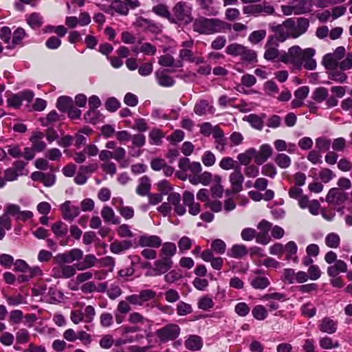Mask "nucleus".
I'll list each match as a JSON object with an SVG mask.
<instances>
[{
    "instance_id": "nucleus-3",
    "label": "nucleus",
    "mask_w": 352,
    "mask_h": 352,
    "mask_svg": "<svg viewBox=\"0 0 352 352\" xmlns=\"http://www.w3.org/2000/svg\"><path fill=\"white\" fill-rule=\"evenodd\" d=\"M173 14L170 19L172 23L188 25L192 21V8L184 1L177 2L172 9Z\"/></svg>"
},
{
    "instance_id": "nucleus-38",
    "label": "nucleus",
    "mask_w": 352,
    "mask_h": 352,
    "mask_svg": "<svg viewBox=\"0 0 352 352\" xmlns=\"http://www.w3.org/2000/svg\"><path fill=\"white\" fill-rule=\"evenodd\" d=\"M26 36V32L22 28H18L14 30L12 36V41L11 45H8V49H13L16 45L21 43L22 39Z\"/></svg>"
},
{
    "instance_id": "nucleus-57",
    "label": "nucleus",
    "mask_w": 352,
    "mask_h": 352,
    "mask_svg": "<svg viewBox=\"0 0 352 352\" xmlns=\"http://www.w3.org/2000/svg\"><path fill=\"white\" fill-rule=\"evenodd\" d=\"M243 45L236 43L229 45L226 48V53L229 55L237 56L241 55V50L243 49Z\"/></svg>"
},
{
    "instance_id": "nucleus-37",
    "label": "nucleus",
    "mask_w": 352,
    "mask_h": 352,
    "mask_svg": "<svg viewBox=\"0 0 352 352\" xmlns=\"http://www.w3.org/2000/svg\"><path fill=\"white\" fill-rule=\"evenodd\" d=\"M265 117V115H263L262 116H258L255 114L249 115L246 120L250 124V125L257 130H262L263 127V118Z\"/></svg>"
},
{
    "instance_id": "nucleus-28",
    "label": "nucleus",
    "mask_w": 352,
    "mask_h": 352,
    "mask_svg": "<svg viewBox=\"0 0 352 352\" xmlns=\"http://www.w3.org/2000/svg\"><path fill=\"white\" fill-rule=\"evenodd\" d=\"M132 247L131 241H115L110 244V250L113 254H120L121 252L130 249Z\"/></svg>"
},
{
    "instance_id": "nucleus-14",
    "label": "nucleus",
    "mask_w": 352,
    "mask_h": 352,
    "mask_svg": "<svg viewBox=\"0 0 352 352\" xmlns=\"http://www.w3.org/2000/svg\"><path fill=\"white\" fill-rule=\"evenodd\" d=\"M273 153L272 146L268 144H262L258 151L256 150L254 156V162L257 165H262L268 158H270Z\"/></svg>"
},
{
    "instance_id": "nucleus-21",
    "label": "nucleus",
    "mask_w": 352,
    "mask_h": 352,
    "mask_svg": "<svg viewBox=\"0 0 352 352\" xmlns=\"http://www.w3.org/2000/svg\"><path fill=\"white\" fill-rule=\"evenodd\" d=\"M101 216L107 223L118 225L120 223V219L116 216L114 210L108 206H105L102 208Z\"/></svg>"
},
{
    "instance_id": "nucleus-1",
    "label": "nucleus",
    "mask_w": 352,
    "mask_h": 352,
    "mask_svg": "<svg viewBox=\"0 0 352 352\" xmlns=\"http://www.w3.org/2000/svg\"><path fill=\"white\" fill-rule=\"evenodd\" d=\"M316 51L313 48L302 50L298 45L289 47L287 52H285L280 56V60L285 64H291L295 69L300 70L303 66L308 70H314L317 63L313 56Z\"/></svg>"
},
{
    "instance_id": "nucleus-26",
    "label": "nucleus",
    "mask_w": 352,
    "mask_h": 352,
    "mask_svg": "<svg viewBox=\"0 0 352 352\" xmlns=\"http://www.w3.org/2000/svg\"><path fill=\"white\" fill-rule=\"evenodd\" d=\"M338 322L330 318H324L319 324V329L329 334L334 333L337 331Z\"/></svg>"
},
{
    "instance_id": "nucleus-10",
    "label": "nucleus",
    "mask_w": 352,
    "mask_h": 352,
    "mask_svg": "<svg viewBox=\"0 0 352 352\" xmlns=\"http://www.w3.org/2000/svg\"><path fill=\"white\" fill-rule=\"evenodd\" d=\"M229 182L233 192H239L243 190L244 177L241 173V167H236L235 170L230 174Z\"/></svg>"
},
{
    "instance_id": "nucleus-54",
    "label": "nucleus",
    "mask_w": 352,
    "mask_h": 352,
    "mask_svg": "<svg viewBox=\"0 0 352 352\" xmlns=\"http://www.w3.org/2000/svg\"><path fill=\"white\" fill-rule=\"evenodd\" d=\"M8 154L13 158H19L23 156V151L21 146L12 144L6 146Z\"/></svg>"
},
{
    "instance_id": "nucleus-46",
    "label": "nucleus",
    "mask_w": 352,
    "mask_h": 352,
    "mask_svg": "<svg viewBox=\"0 0 352 352\" xmlns=\"http://www.w3.org/2000/svg\"><path fill=\"white\" fill-rule=\"evenodd\" d=\"M179 60H186L190 63L196 62L197 63H202L203 60L201 58L196 59L191 50L188 49H182L179 50Z\"/></svg>"
},
{
    "instance_id": "nucleus-16",
    "label": "nucleus",
    "mask_w": 352,
    "mask_h": 352,
    "mask_svg": "<svg viewBox=\"0 0 352 352\" xmlns=\"http://www.w3.org/2000/svg\"><path fill=\"white\" fill-rule=\"evenodd\" d=\"M183 201L184 204L188 206V212L190 214L195 216L200 212V205L195 202L193 193L189 191H185L183 194Z\"/></svg>"
},
{
    "instance_id": "nucleus-47",
    "label": "nucleus",
    "mask_w": 352,
    "mask_h": 352,
    "mask_svg": "<svg viewBox=\"0 0 352 352\" xmlns=\"http://www.w3.org/2000/svg\"><path fill=\"white\" fill-rule=\"evenodd\" d=\"M331 141L326 137L316 139V147L319 152H326L330 148Z\"/></svg>"
},
{
    "instance_id": "nucleus-23",
    "label": "nucleus",
    "mask_w": 352,
    "mask_h": 352,
    "mask_svg": "<svg viewBox=\"0 0 352 352\" xmlns=\"http://www.w3.org/2000/svg\"><path fill=\"white\" fill-rule=\"evenodd\" d=\"M155 76L160 86L169 87L175 85V80L164 70H157L155 72Z\"/></svg>"
},
{
    "instance_id": "nucleus-30",
    "label": "nucleus",
    "mask_w": 352,
    "mask_h": 352,
    "mask_svg": "<svg viewBox=\"0 0 352 352\" xmlns=\"http://www.w3.org/2000/svg\"><path fill=\"white\" fill-rule=\"evenodd\" d=\"M151 186V181L148 177L143 176L139 179V184L137 186L136 192L140 196L148 195Z\"/></svg>"
},
{
    "instance_id": "nucleus-58",
    "label": "nucleus",
    "mask_w": 352,
    "mask_h": 352,
    "mask_svg": "<svg viewBox=\"0 0 352 352\" xmlns=\"http://www.w3.org/2000/svg\"><path fill=\"white\" fill-rule=\"evenodd\" d=\"M182 278V274L176 270H169L164 274V281L168 284H172Z\"/></svg>"
},
{
    "instance_id": "nucleus-4",
    "label": "nucleus",
    "mask_w": 352,
    "mask_h": 352,
    "mask_svg": "<svg viewBox=\"0 0 352 352\" xmlns=\"http://www.w3.org/2000/svg\"><path fill=\"white\" fill-rule=\"evenodd\" d=\"M284 26L288 30L290 38H297L304 34L309 27V21L304 17L287 19L285 21Z\"/></svg>"
},
{
    "instance_id": "nucleus-51",
    "label": "nucleus",
    "mask_w": 352,
    "mask_h": 352,
    "mask_svg": "<svg viewBox=\"0 0 352 352\" xmlns=\"http://www.w3.org/2000/svg\"><path fill=\"white\" fill-rule=\"evenodd\" d=\"M59 116L56 111H50L45 118H41L39 121L42 126H47L58 120Z\"/></svg>"
},
{
    "instance_id": "nucleus-64",
    "label": "nucleus",
    "mask_w": 352,
    "mask_h": 352,
    "mask_svg": "<svg viewBox=\"0 0 352 352\" xmlns=\"http://www.w3.org/2000/svg\"><path fill=\"white\" fill-rule=\"evenodd\" d=\"M192 244V241L188 236H182L178 241V247L181 252L188 250Z\"/></svg>"
},
{
    "instance_id": "nucleus-63",
    "label": "nucleus",
    "mask_w": 352,
    "mask_h": 352,
    "mask_svg": "<svg viewBox=\"0 0 352 352\" xmlns=\"http://www.w3.org/2000/svg\"><path fill=\"white\" fill-rule=\"evenodd\" d=\"M209 108L210 107L206 100H201L199 103L195 104L194 112L198 116H203L206 114L207 109Z\"/></svg>"
},
{
    "instance_id": "nucleus-31",
    "label": "nucleus",
    "mask_w": 352,
    "mask_h": 352,
    "mask_svg": "<svg viewBox=\"0 0 352 352\" xmlns=\"http://www.w3.org/2000/svg\"><path fill=\"white\" fill-rule=\"evenodd\" d=\"M248 254V249L245 245L236 244L234 245L230 251L228 252V255L230 257L234 258H241Z\"/></svg>"
},
{
    "instance_id": "nucleus-45",
    "label": "nucleus",
    "mask_w": 352,
    "mask_h": 352,
    "mask_svg": "<svg viewBox=\"0 0 352 352\" xmlns=\"http://www.w3.org/2000/svg\"><path fill=\"white\" fill-rule=\"evenodd\" d=\"M270 280L265 276H256L251 281V285L256 289H264L270 285Z\"/></svg>"
},
{
    "instance_id": "nucleus-19",
    "label": "nucleus",
    "mask_w": 352,
    "mask_h": 352,
    "mask_svg": "<svg viewBox=\"0 0 352 352\" xmlns=\"http://www.w3.org/2000/svg\"><path fill=\"white\" fill-rule=\"evenodd\" d=\"M138 244L141 247L157 248L162 245V239L156 235H142L139 239Z\"/></svg>"
},
{
    "instance_id": "nucleus-59",
    "label": "nucleus",
    "mask_w": 352,
    "mask_h": 352,
    "mask_svg": "<svg viewBox=\"0 0 352 352\" xmlns=\"http://www.w3.org/2000/svg\"><path fill=\"white\" fill-rule=\"evenodd\" d=\"M113 315L108 312H103L100 316V324L103 327H109L113 324Z\"/></svg>"
},
{
    "instance_id": "nucleus-44",
    "label": "nucleus",
    "mask_w": 352,
    "mask_h": 352,
    "mask_svg": "<svg viewBox=\"0 0 352 352\" xmlns=\"http://www.w3.org/2000/svg\"><path fill=\"white\" fill-rule=\"evenodd\" d=\"M52 230L56 236L63 237L67 234V226L61 221L52 225Z\"/></svg>"
},
{
    "instance_id": "nucleus-22",
    "label": "nucleus",
    "mask_w": 352,
    "mask_h": 352,
    "mask_svg": "<svg viewBox=\"0 0 352 352\" xmlns=\"http://www.w3.org/2000/svg\"><path fill=\"white\" fill-rule=\"evenodd\" d=\"M177 252L176 245L171 242H166L162 245L160 252V257L167 261H173L172 257Z\"/></svg>"
},
{
    "instance_id": "nucleus-43",
    "label": "nucleus",
    "mask_w": 352,
    "mask_h": 352,
    "mask_svg": "<svg viewBox=\"0 0 352 352\" xmlns=\"http://www.w3.org/2000/svg\"><path fill=\"white\" fill-rule=\"evenodd\" d=\"M329 92L327 88L320 87L316 88L312 94V98L318 103H321L327 99Z\"/></svg>"
},
{
    "instance_id": "nucleus-20",
    "label": "nucleus",
    "mask_w": 352,
    "mask_h": 352,
    "mask_svg": "<svg viewBox=\"0 0 352 352\" xmlns=\"http://www.w3.org/2000/svg\"><path fill=\"white\" fill-rule=\"evenodd\" d=\"M44 137L45 135L43 133L35 131L30 138L32 142V149L36 152H41L45 149L47 145L43 141Z\"/></svg>"
},
{
    "instance_id": "nucleus-8",
    "label": "nucleus",
    "mask_w": 352,
    "mask_h": 352,
    "mask_svg": "<svg viewBox=\"0 0 352 352\" xmlns=\"http://www.w3.org/2000/svg\"><path fill=\"white\" fill-rule=\"evenodd\" d=\"M83 256V252L80 249H72L69 252L58 254L55 256L56 262L58 264L72 263L80 260Z\"/></svg>"
},
{
    "instance_id": "nucleus-52",
    "label": "nucleus",
    "mask_w": 352,
    "mask_h": 352,
    "mask_svg": "<svg viewBox=\"0 0 352 352\" xmlns=\"http://www.w3.org/2000/svg\"><path fill=\"white\" fill-rule=\"evenodd\" d=\"M27 23L33 29L38 28L43 24V18L39 14L34 12L28 16Z\"/></svg>"
},
{
    "instance_id": "nucleus-60",
    "label": "nucleus",
    "mask_w": 352,
    "mask_h": 352,
    "mask_svg": "<svg viewBox=\"0 0 352 352\" xmlns=\"http://www.w3.org/2000/svg\"><path fill=\"white\" fill-rule=\"evenodd\" d=\"M318 176L322 182L328 183L335 177V175L331 170L324 168L320 170Z\"/></svg>"
},
{
    "instance_id": "nucleus-39",
    "label": "nucleus",
    "mask_w": 352,
    "mask_h": 352,
    "mask_svg": "<svg viewBox=\"0 0 352 352\" xmlns=\"http://www.w3.org/2000/svg\"><path fill=\"white\" fill-rule=\"evenodd\" d=\"M73 100L68 96H60L58 98L56 107L61 111L65 112L69 108L72 107Z\"/></svg>"
},
{
    "instance_id": "nucleus-50",
    "label": "nucleus",
    "mask_w": 352,
    "mask_h": 352,
    "mask_svg": "<svg viewBox=\"0 0 352 352\" xmlns=\"http://www.w3.org/2000/svg\"><path fill=\"white\" fill-rule=\"evenodd\" d=\"M274 161L281 168H287L291 165V158L285 153H280L276 156Z\"/></svg>"
},
{
    "instance_id": "nucleus-5",
    "label": "nucleus",
    "mask_w": 352,
    "mask_h": 352,
    "mask_svg": "<svg viewBox=\"0 0 352 352\" xmlns=\"http://www.w3.org/2000/svg\"><path fill=\"white\" fill-rule=\"evenodd\" d=\"M173 265V261L164 260L162 258L157 259L153 265V268L145 273L146 277H155L165 274Z\"/></svg>"
},
{
    "instance_id": "nucleus-36",
    "label": "nucleus",
    "mask_w": 352,
    "mask_h": 352,
    "mask_svg": "<svg viewBox=\"0 0 352 352\" xmlns=\"http://www.w3.org/2000/svg\"><path fill=\"white\" fill-rule=\"evenodd\" d=\"M284 25L285 21L281 24L272 28V30L275 32L277 40L280 42H284L288 38H290L288 30Z\"/></svg>"
},
{
    "instance_id": "nucleus-56",
    "label": "nucleus",
    "mask_w": 352,
    "mask_h": 352,
    "mask_svg": "<svg viewBox=\"0 0 352 352\" xmlns=\"http://www.w3.org/2000/svg\"><path fill=\"white\" fill-rule=\"evenodd\" d=\"M252 315L256 320H263L267 318V311L263 305H256L252 309Z\"/></svg>"
},
{
    "instance_id": "nucleus-24",
    "label": "nucleus",
    "mask_w": 352,
    "mask_h": 352,
    "mask_svg": "<svg viewBox=\"0 0 352 352\" xmlns=\"http://www.w3.org/2000/svg\"><path fill=\"white\" fill-rule=\"evenodd\" d=\"M329 79L338 83H344L346 81L348 76L339 67L327 70Z\"/></svg>"
},
{
    "instance_id": "nucleus-9",
    "label": "nucleus",
    "mask_w": 352,
    "mask_h": 352,
    "mask_svg": "<svg viewBox=\"0 0 352 352\" xmlns=\"http://www.w3.org/2000/svg\"><path fill=\"white\" fill-rule=\"evenodd\" d=\"M243 12L248 14H256L264 12L266 14H274L275 13L274 8L268 2L263 1L259 4L252 5L243 8Z\"/></svg>"
},
{
    "instance_id": "nucleus-35",
    "label": "nucleus",
    "mask_w": 352,
    "mask_h": 352,
    "mask_svg": "<svg viewBox=\"0 0 352 352\" xmlns=\"http://www.w3.org/2000/svg\"><path fill=\"white\" fill-rule=\"evenodd\" d=\"M256 155V149L253 148H248L244 153H240L237 156V160L241 164L247 166L248 165Z\"/></svg>"
},
{
    "instance_id": "nucleus-55",
    "label": "nucleus",
    "mask_w": 352,
    "mask_h": 352,
    "mask_svg": "<svg viewBox=\"0 0 352 352\" xmlns=\"http://www.w3.org/2000/svg\"><path fill=\"white\" fill-rule=\"evenodd\" d=\"M149 138L152 144L160 145L162 144V139L164 138L163 133L157 129L151 130L149 133Z\"/></svg>"
},
{
    "instance_id": "nucleus-42",
    "label": "nucleus",
    "mask_w": 352,
    "mask_h": 352,
    "mask_svg": "<svg viewBox=\"0 0 352 352\" xmlns=\"http://www.w3.org/2000/svg\"><path fill=\"white\" fill-rule=\"evenodd\" d=\"M219 165L221 169L225 170H230L231 169L234 170L236 167H240L237 162L230 157H223L219 162Z\"/></svg>"
},
{
    "instance_id": "nucleus-29",
    "label": "nucleus",
    "mask_w": 352,
    "mask_h": 352,
    "mask_svg": "<svg viewBox=\"0 0 352 352\" xmlns=\"http://www.w3.org/2000/svg\"><path fill=\"white\" fill-rule=\"evenodd\" d=\"M158 63L160 65L164 67H182L183 66V62H182V60L175 62L174 57L170 54L160 56Z\"/></svg>"
},
{
    "instance_id": "nucleus-12",
    "label": "nucleus",
    "mask_w": 352,
    "mask_h": 352,
    "mask_svg": "<svg viewBox=\"0 0 352 352\" xmlns=\"http://www.w3.org/2000/svg\"><path fill=\"white\" fill-rule=\"evenodd\" d=\"M272 224L265 220L261 221L258 225V229L260 230L256 232V242L262 245H267L270 241L269 231Z\"/></svg>"
},
{
    "instance_id": "nucleus-62",
    "label": "nucleus",
    "mask_w": 352,
    "mask_h": 352,
    "mask_svg": "<svg viewBox=\"0 0 352 352\" xmlns=\"http://www.w3.org/2000/svg\"><path fill=\"white\" fill-rule=\"evenodd\" d=\"M192 311V308L190 305L180 302L177 306V313L179 316H186Z\"/></svg>"
},
{
    "instance_id": "nucleus-13",
    "label": "nucleus",
    "mask_w": 352,
    "mask_h": 352,
    "mask_svg": "<svg viewBox=\"0 0 352 352\" xmlns=\"http://www.w3.org/2000/svg\"><path fill=\"white\" fill-rule=\"evenodd\" d=\"M278 43L273 36H270L265 45L264 58L267 60H274L279 56Z\"/></svg>"
},
{
    "instance_id": "nucleus-40",
    "label": "nucleus",
    "mask_w": 352,
    "mask_h": 352,
    "mask_svg": "<svg viewBox=\"0 0 352 352\" xmlns=\"http://www.w3.org/2000/svg\"><path fill=\"white\" fill-rule=\"evenodd\" d=\"M324 242L327 247L336 249L340 246V237L338 234L331 232L325 236Z\"/></svg>"
},
{
    "instance_id": "nucleus-15",
    "label": "nucleus",
    "mask_w": 352,
    "mask_h": 352,
    "mask_svg": "<svg viewBox=\"0 0 352 352\" xmlns=\"http://www.w3.org/2000/svg\"><path fill=\"white\" fill-rule=\"evenodd\" d=\"M285 294L283 293L279 292H274V293H270V294H264L261 298V300L263 301H270L269 304L267 305L268 309L270 311H275L277 310L279 307V305L276 302L273 301L278 300V301H285Z\"/></svg>"
},
{
    "instance_id": "nucleus-11",
    "label": "nucleus",
    "mask_w": 352,
    "mask_h": 352,
    "mask_svg": "<svg viewBox=\"0 0 352 352\" xmlns=\"http://www.w3.org/2000/svg\"><path fill=\"white\" fill-rule=\"evenodd\" d=\"M347 199V194L338 188H331L326 197V201L330 204L339 205Z\"/></svg>"
},
{
    "instance_id": "nucleus-6",
    "label": "nucleus",
    "mask_w": 352,
    "mask_h": 352,
    "mask_svg": "<svg viewBox=\"0 0 352 352\" xmlns=\"http://www.w3.org/2000/svg\"><path fill=\"white\" fill-rule=\"evenodd\" d=\"M180 333V328L176 324H168L155 331L156 336L162 342L176 339Z\"/></svg>"
},
{
    "instance_id": "nucleus-17",
    "label": "nucleus",
    "mask_w": 352,
    "mask_h": 352,
    "mask_svg": "<svg viewBox=\"0 0 352 352\" xmlns=\"http://www.w3.org/2000/svg\"><path fill=\"white\" fill-rule=\"evenodd\" d=\"M59 266L56 268H54L53 271L54 272V276L56 278H69L72 277L76 274V267L73 265H67L65 264H58Z\"/></svg>"
},
{
    "instance_id": "nucleus-33",
    "label": "nucleus",
    "mask_w": 352,
    "mask_h": 352,
    "mask_svg": "<svg viewBox=\"0 0 352 352\" xmlns=\"http://www.w3.org/2000/svg\"><path fill=\"white\" fill-rule=\"evenodd\" d=\"M185 346L191 351H197L202 347L201 338L196 335L190 336L185 341Z\"/></svg>"
},
{
    "instance_id": "nucleus-18",
    "label": "nucleus",
    "mask_w": 352,
    "mask_h": 352,
    "mask_svg": "<svg viewBox=\"0 0 352 352\" xmlns=\"http://www.w3.org/2000/svg\"><path fill=\"white\" fill-rule=\"evenodd\" d=\"M167 201L170 206L174 207V210L178 215H183L186 213V208L181 204V196L179 193L169 194Z\"/></svg>"
},
{
    "instance_id": "nucleus-41",
    "label": "nucleus",
    "mask_w": 352,
    "mask_h": 352,
    "mask_svg": "<svg viewBox=\"0 0 352 352\" xmlns=\"http://www.w3.org/2000/svg\"><path fill=\"white\" fill-rule=\"evenodd\" d=\"M266 35L267 32L265 30H255L250 34L248 40L250 43L256 45L261 42Z\"/></svg>"
},
{
    "instance_id": "nucleus-61",
    "label": "nucleus",
    "mask_w": 352,
    "mask_h": 352,
    "mask_svg": "<svg viewBox=\"0 0 352 352\" xmlns=\"http://www.w3.org/2000/svg\"><path fill=\"white\" fill-rule=\"evenodd\" d=\"M212 249L217 254H223L226 252V245L221 239H215L212 242Z\"/></svg>"
},
{
    "instance_id": "nucleus-7",
    "label": "nucleus",
    "mask_w": 352,
    "mask_h": 352,
    "mask_svg": "<svg viewBox=\"0 0 352 352\" xmlns=\"http://www.w3.org/2000/svg\"><path fill=\"white\" fill-rule=\"evenodd\" d=\"M60 210L63 219L72 222L80 214V208L71 201H66L60 205Z\"/></svg>"
},
{
    "instance_id": "nucleus-53",
    "label": "nucleus",
    "mask_w": 352,
    "mask_h": 352,
    "mask_svg": "<svg viewBox=\"0 0 352 352\" xmlns=\"http://www.w3.org/2000/svg\"><path fill=\"white\" fill-rule=\"evenodd\" d=\"M333 151L343 152L346 148V140L344 138H337L331 143Z\"/></svg>"
},
{
    "instance_id": "nucleus-48",
    "label": "nucleus",
    "mask_w": 352,
    "mask_h": 352,
    "mask_svg": "<svg viewBox=\"0 0 352 352\" xmlns=\"http://www.w3.org/2000/svg\"><path fill=\"white\" fill-rule=\"evenodd\" d=\"M152 11L158 16L167 19L170 21L171 14L168 8L164 4H158L152 8Z\"/></svg>"
},
{
    "instance_id": "nucleus-34",
    "label": "nucleus",
    "mask_w": 352,
    "mask_h": 352,
    "mask_svg": "<svg viewBox=\"0 0 352 352\" xmlns=\"http://www.w3.org/2000/svg\"><path fill=\"white\" fill-rule=\"evenodd\" d=\"M135 28H141L143 30L153 31L156 28V25L149 19L139 16L133 23Z\"/></svg>"
},
{
    "instance_id": "nucleus-32",
    "label": "nucleus",
    "mask_w": 352,
    "mask_h": 352,
    "mask_svg": "<svg viewBox=\"0 0 352 352\" xmlns=\"http://www.w3.org/2000/svg\"><path fill=\"white\" fill-rule=\"evenodd\" d=\"M340 60L338 57L331 53L325 54L322 60V65L327 70L337 67L339 66Z\"/></svg>"
},
{
    "instance_id": "nucleus-25",
    "label": "nucleus",
    "mask_w": 352,
    "mask_h": 352,
    "mask_svg": "<svg viewBox=\"0 0 352 352\" xmlns=\"http://www.w3.org/2000/svg\"><path fill=\"white\" fill-rule=\"evenodd\" d=\"M111 10H113L122 16H126L129 12V9L124 1L120 0H113L110 6L104 10V11L108 13H110Z\"/></svg>"
},
{
    "instance_id": "nucleus-49",
    "label": "nucleus",
    "mask_w": 352,
    "mask_h": 352,
    "mask_svg": "<svg viewBox=\"0 0 352 352\" xmlns=\"http://www.w3.org/2000/svg\"><path fill=\"white\" fill-rule=\"evenodd\" d=\"M240 56L243 61L250 63L256 60L257 56L255 51L243 46Z\"/></svg>"
},
{
    "instance_id": "nucleus-2",
    "label": "nucleus",
    "mask_w": 352,
    "mask_h": 352,
    "mask_svg": "<svg viewBox=\"0 0 352 352\" xmlns=\"http://www.w3.org/2000/svg\"><path fill=\"white\" fill-rule=\"evenodd\" d=\"M224 23L218 19L201 17L193 23V30L202 34H212L219 32L223 28Z\"/></svg>"
},
{
    "instance_id": "nucleus-27",
    "label": "nucleus",
    "mask_w": 352,
    "mask_h": 352,
    "mask_svg": "<svg viewBox=\"0 0 352 352\" xmlns=\"http://www.w3.org/2000/svg\"><path fill=\"white\" fill-rule=\"evenodd\" d=\"M296 14H302L311 12L313 6L312 0H293Z\"/></svg>"
}]
</instances>
